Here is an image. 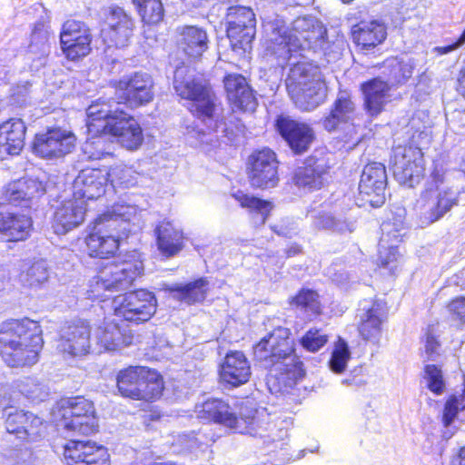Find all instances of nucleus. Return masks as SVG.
Listing matches in <instances>:
<instances>
[{"label":"nucleus","instance_id":"7","mask_svg":"<svg viewBox=\"0 0 465 465\" xmlns=\"http://www.w3.org/2000/svg\"><path fill=\"white\" fill-rule=\"evenodd\" d=\"M327 87L320 68L305 62H297L292 66V93L296 104L305 110L318 106L325 98Z\"/></svg>","mask_w":465,"mask_h":465},{"label":"nucleus","instance_id":"30","mask_svg":"<svg viewBox=\"0 0 465 465\" xmlns=\"http://www.w3.org/2000/svg\"><path fill=\"white\" fill-rule=\"evenodd\" d=\"M271 29L269 49L276 56L278 65L285 68L291 58V28L286 21L276 18L269 24Z\"/></svg>","mask_w":465,"mask_h":465},{"label":"nucleus","instance_id":"50","mask_svg":"<svg viewBox=\"0 0 465 465\" xmlns=\"http://www.w3.org/2000/svg\"><path fill=\"white\" fill-rule=\"evenodd\" d=\"M314 139V131L308 124H292V153H302L307 151Z\"/></svg>","mask_w":465,"mask_h":465},{"label":"nucleus","instance_id":"45","mask_svg":"<svg viewBox=\"0 0 465 465\" xmlns=\"http://www.w3.org/2000/svg\"><path fill=\"white\" fill-rule=\"evenodd\" d=\"M84 127L88 138L82 146L83 154L88 160H100L111 155V153L105 150V136L108 134L100 131L99 133L90 132L87 129V122H93L92 118H84Z\"/></svg>","mask_w":465,"mask_h":465},{"label":"nucleus","instance_id":"64","mask_svg":"<svg viewBox=\"0 0 465 465\" xmlns=\"http://www.w3.org/2000/svg\"><path fill=\"white\" fill-rule=\"evenodd\" d=\"M305 376V370L302 361L292 354V379L298 380Z\"/></svg>","mask_w":465,"mask_h":465},{"label":"nucleus","instance_id":"10","mask_svg":"<svg viewBox=\"0 0 465 465\" xmlns=\"http://www.w3.org/2000/svg\"><path fill=\"white\" fill-rule=\"evenodd\" d=\"M59 414L60 426L67 431L88 436L97 428V419L92 401L84 397H74L61 401Z\"/></svg>","mask_w":465,"mask_h":465},{"label":"nucleus","instance_id":"11","mask_svg":"<svg viewBox=\"0 0 465 465\" xmlns=\"http://www.w3.org/2000/svg\"><path fill=\"white\" fill-rule=\"evenodd\" d=\"M114 314L136 324L149 321L156 312L154 292L145 289L126 292L114 300Z\"/></svg>","mask_w":465,"mask_h":465},{"label":"nucleus","instance_id":"51","mask_svg":"<svg viewBox=\"0 0 465 465\" xmlns=\"http://www.w3.org/2000/svg\"><path fill=\"white\" fill-rule=\"evenodd\" d=\"M351 358V352L346 341L339 338L335 343L331 358L330 360V368L336 373H341L345 371L347 363Z\"/></svg>","mask_w":465,"mask_h":465},{"label":"nucleus","instance_id":"18","mask_svg":"<svg viewBox=\"0 0 465 465\" xmlns=\"http://www.w3.org/2000/svg\"><path fill=\"white\" fill-rule=\"evenodd\" d=\"M47 191V184L34 178H21L4 186L1 203L28 208Z\"/></svg>","mask_w":465,"mask_h":465},{"label":"nucleus","instance_id":"41","mask_svg":"<svg viewBox=\"0 0 465 465\" xmlns=\"http://www.w3.org/2000/svg\"><path fill=\"white\" fill-rule=\"evenodd\" d=\"M143 372H144L143 366H129L117 373L116 385L123 397L135 400V397L139 395L137 392L143 379Z\"/></svg>","mask_w":465,"mask_h":465},{"label":"nucleus","instance_id":"27","mask_svg":"<svg viewBox=\"0 0 465 465\" xmlns=\"http://www.w3.org/2000/svg\"><path fill=\"white\" fill-rule=\"evenodd\" d=\"M361 306L359 332L364 340L376 342L381 337V324L386 318L384 306L380 302L368 301Z\"/></svg>","mask_w":465,"mask_h":465},{"label":"nucleus","instance_id":"13","mask_svg":"<svg viewBox=\"0 0 465 465\" xmlns=\"http://www.w3.org/2000/svg\"><path fill=\"white\" fill-rule=\"evenodd\" d=\"M87 122L90 132H104L127 150H137L143 142V132L135 118H92Z\"/></svg>","mask_w":465,"mask_h":465},{"label":"nucleus","instance_id":"4","mask_svg":"<svg viewBox=\"0 0 465 465\" xmlns=\"http://www.w3.org/2000/svg\"><path fill=\"white\" fill-rule=\"evenodd\" d=\"M431 182L421 192L417 202L420 221L428 226L440 220L459 204L463 187L456 184L447 175L442 165L434 164L430 173Z\"/></svg>","mask_w":465,"mask_h":465},{"label":"nucleus","instance_id":"20","mask_svg":"<svg viewBox=\"0 0 465 465\" xmlns=\"http://www.w3.org/2000/svg\"><path fill=\"white\" fill-rule=\"evenodd\" d=\"M134 21L123 8H113L107 18L106 25L101 35L105 44L117 48L128 45L134 33Z\"/></svg>","mask_w":465,"mask_h":465},{"label":"nucleus","instance_id":"47","mask_svg":"<svg viewBox=\"0 0 465 465\" xmlns=\"http://www.w3.org/2000/svg\"><path fill=\"white\" fill-rule=\"evenodd\" d=\"M295 302L298 310L303 311L305 313V319L312 321L313 317L321 314L322 306L319 299V294L311 289H302L295 297L292 299V302Z\"/></svg>","mask_w":465,"mask_h":465},{"label":"nucleus","instance_id":"15","mask_svg":"<svg viewBox=\"0 0 465 465\" xmlns=\"http://www.w3.org/2000/svg\"><path fill=\"white\" fill-rule=\"evenodd\" d=\"M328 47L327 29L315 16L300 15L292 21V53L297 50L316 53Z\"/></svg>","mask_w":465,"mask_h":465},{"label":"nucleus","instance_id":"48","mask_svg":"<svg viewBox=\"0 0 465 465\" xmlns=\"http://www.w3.org/2000/svg\"><path fill=\"white\" fill-rule=\"evenodd\" d=\"M5 399L0 401V408L3 409V415L5 417V429L10 434H15L19 439L23 424L26 423L27 411L14 409L8 405Z\"/></svg>","mask_w":465,"mask_h":465},{"label":"nucleus","instance_id":"1","mask_svg":"<svg viewBox=\"0 0 465 465\" xmlns=\"http://www.w3.org/2000/svg\"><path fill=\"white\" fill-rule=\"evenodd\" d=\"M136 206L116 203L99 215L85 237L89 256L107 259L119 249L123 240L140 229Z\"/></svg>","mask_w":465,"mask_h":465},{"label":"nucleus","instance_id":"60","mask_svg":"<svg viewBox=\"0 0 465 465\" xmlns=\"http://www.w3.org/2000/svg\"><path fill=\"white\" fill-rule=\"evenodd\" d=\"M449 311L460 321L465 322V298L459 297L449 304Z\"/></svg>","mask_w":465,"mask_h":465},{"label":"nucleus","instance_id":"54","mask_svg":"<svg viewBox=\"0 0 465 465\" xmlns=\"http://www.w3.org/2000/svg\"><path fill=\"white\" fill-rule=\"evenodd\" d=\"M329 340V337L320 329H310L302 338L301 343L304 349L309 351H318L323 347Z\"/></svg>","mask_w":465,"mask_h":465},{"label":"nucleus","instance_id":"32","mask_svg":"<svg viewBox=\"0 0 465 465\" xmlns=\"http://www.w3.org/2000/svg\"><path fill=\"white\" fill-rule=\"evenodd\" d=\"M327 166L322 160L309 157L296 170L294 180L299 187L319 189L327 180Z\"/></svg>","mask_w":465,"mask_h":465},{"label":"nucleus","instance_id":"40","mask_svg":"<svg viewBox=\"0 0 465 465\" xmlns=\"http://www.w3.org/2000/svg\"><path fill=\"white\" fill-rule=\"evenodd\" d=\"M49 280V267L45 260L40 259L31 264L25 263L20 273V281L25 287L39 290L45 286Z\"/></svg>","mask_w":465,"mask_h":465},{"label":"nucleus","instance_id":"49","mask_svg":"<svg viewBox=\"0 0 465 465\" xmlns=\"http://www.w3.org/2000/svg\"><path fill=\"white\" fill-rule=\"evenodd\" d=\"M108 182L111 183L114 188H129L133 187L138 183V174L126 165H115L110 170H106Z\"/></svg>","mask_w":465,"mask_h":465},{"label":"nucleus","instance_id":"59","mask_svg":"<svg viewBox=\"0 0 465 465\" xmlns=\"http://www.w3.org/2000/svg\"><path fill=\"white\" fill-rule=\"evenodd\" d=\"M325 226L332 228L333 230L341 232H351L354 230V223L352 222L338 221L331 216L326 217Z\"/></svg>","mask_w":465,"mask_h":465},{"label":"nucleus","instance_id":"21","mask_svg":"<svg viewBox=\"0 0 465 465\" xmlns=\"http://www.w3.org/2000/svg\"><path fill=\"white\" fill-rule=\"evenodd\" d=\"M91 348V331L88 322L78 321L61 331L58 349L70 356H83Z\"/></svg>","mask_w":465,"mask_h":465},{"label":"nucleus","instance_id":"19","mask_svg":"<svg viewBox=\"0 0 465 465\" xmlns=\"http://www.w3.org/2000/svg\"><path fill=\"white\" fill-rule=\"evenodd\" d=\"M64 456L68 465H109L107 449L89 440H69Z\"/></svg>","mask_w":465,"mask_h":465},{"label":"nucleus","instance_id":"57","mask_svg":"<svg viewBox=\"0 0 465 465\" xmlns=\"http://www.w3.org/2000/svg\"><path fill=\"white\" fill-rule=\"evenodd\" d=\"M354 111V104L351 99L344 94H341L336 103L335 109L331 113V116H337L338 114H347Z\"/></svg>","mask_w":465,"mask_h":465},{"label":"nucleus","instance_id":"56","mask_svg":"<svg viewBox=\"0 0 465 465\" xmlns=\"http://www.w3.org/2000/svg\"><path fill=\"white\" fill-rule=\"evenodd\" d=\"M424 379L427 381L428 388L436 394H441L445 388L441 370L435 365H427L425 367Z\"/></svg>","mask_w":465,"mask_h":465},{"label":"nucleus","instance_id":"38","mask_svg":"<svg viewBox=\"0 0 465 465\" xmlns=\"http://www.w3.org/2000/svg\"><path fill=\"white\" fill-rule=\"evenodd\" d=\"M207 286L206 278H199L185 284L174 283L169 287V291L173 299L191 305L204 301Z\"/></svg>","mask_w":465,"mask_h":465},{"label":"nucleus","instance_id":"24","mask_svg":"<svg viewBox=\"0 0 465 465\" xmlns=\"http://www.w3.org/2000/svg\"><path fill=\"white\" fill-rule=\"evenodd\" d=\"M153 87L151 75L142 72L135 73L118 83V88L124 92L125 103L130 107L149 103L153 97Z\"/></svg>","mask_w":465,"mask_h":465},{"label":"nucleus","instance_id":"35","mask_svg":"<svg viewBox=\"0 0 465 465\" xmlns=\"http://www.w3.org/2000/svg\"><path fill=\"white\" fill-rule=\"evenodd\" d=\"M232 197L242 208L248 210L252 215V223L256 226L263 225L266 223L273 207L272 202L247 193L242 190L232 193Z\"/></svg>","mask_w":465,"mask_h":465},{"label":"nucleus","instance_id":"25","mask_svg":"<svg viewBox=\"0 0 465 465\" xmlns=\"http://www.w3.org/2000/svg\"><path fill=\"white\" fill-rule=\"evenodd\" d=\"M87 212L85 201L74 198L64 201L55 210L53 228L56 234H65L79 226L84 220Z\"/></svg>","mask_w":465,"mask_h":465},{"label":"nucleus","instance_id":"62","mask_svg":"<svg viewBox=\"0 0 465 465\" xmlns=\"http://www.w3.org/2000/svg\"><path fill=\"white\" fill-rule=\"evenodd\" d=\"M27 88L26 86H18L16 93H14L10 97V103L15 106H23L25 104L26 96H27Z\"/></svg>","mask_w":465,"mask_h":465},{"label":"nucleus","instance_id":"33","mask_svg":"<svg viewBox=\"0 0 465 465\" xmlns=\"http://www.w3.org/2000/svg\"><path fill=\"white\" fill-rule=\"evenodd\" d=\"M209 39L205 30L198 26L181 28L178 45L190 58H200L208 49Z\"/></svg>","mask_w":465,"mask_h":465},{"label":"nucleus","instance_id":"42","mask_svg":"<svg viewBox=\"0 0 465 465\" xmlns=\"http://www.w3.org/2000/svg\"><path fill=\"white\" fill-rule=\"evenodd\" d=\"M163 391L162 376L154 370L144 367L143 379L140 381L138 396L135 400L153 401L160 398Z\"/></svg>","mask_w":465,"mask_h":465},{"label":"nucleus","instance_id":"44","mask_svg":"<svg viewBox=\"0 0 465 465\" xmlns=\"http://www.w3.org/2000/svg\"><path fill=\"white\" fill-rule=\"evenodd\" d=\"M95 339L104 350L114 351L124 343V333L114 321H104L95 332Z\"/></svg>","mask_w":465,"mask_h":465},{"label":"nucleus","instance_id":"2","mask_svg":"<svg viewBox=\"0 0 465 465\" xmlns=\"http://www.w3.org/2000/svg\"><path fill=\"white\" fill-rule=\"evenodd\" d=\"M43 344L42 328L35 321L11 319L0 324V355L10 367L35 364Z\"/></svg>","mask_w":465,"mask_h":465},{"label":"nucleus","instance_id":"53","mask_svg":"<svg viewBox=\"0 0 465 465\" xmlns=\"http://www.w3.org/2000/svg\"><path fill=\"white\" fill-rule=\"evenodd\" d=\"M138 12L146 24H157L163 17V7L160 0H151L137 6Z\"/></svg>","mask_w":465,"mask_h":465},{"label":"nucleus","instance_id":"58","mask_svg":"<svg viewBox=\"0 0 465 465\" xmlns=\"http://www.w3.org/2000/svg\"><path fill=\"white\" fill-rule=\"evenodd\" d=\"M275 127L279 134L291 148V118H276Z\"/></svg>","mask_w":465,"mask_h":465},{"label":"nucleus","instance_id":"23","mask_svg":"<svg viewBox=\"0 0 465 465\" xmlns=\"http://www.w3.org/2000/svg\"><path fill=\"white\" fill-rule=\"evenodd\" d=\"M251 374V364L245 354L240 351H228L220 364V381L230 387L245 384Z\"/></svg>","mask_w":465,"mask_h":465},{"label":"nucleus","instance_id":"12","mask_svg":"<svg viewBox=\"0 0 465 465\" xmlns=\"http://www.w3.org/2000/svg\"><path fill=\"white\" fill-rule=\"evenodd\" d=\"M391 164L395 179L408 187L418 184L424 175L423 153L413 144L395 146Z\"/></svg>","mask_w":465,"mask_h":465},{"label":"nucleus","instance_id":"9","mask_svg":"<svg viewBox=\"0 0 465 465\" xmlns=\"http://www.w3.org/2000/svg\"><path fill=\"white\" fill-rule=\"evenodd\" d=\"M245 172L253 189L275 188L280 181L277 154L269 147L256 149L247 157Z\"/></svg>","mask_w":465,"mask_h":465},{"label":"nucleus","instance_id":"3","mask_svg":"<svg viewBox=\"0 0 465 465\" xmlns=\"http://www.w3.org/2000/svg\"><path fill=\"white\" fill-rule=\"evenodd\" d=\"M290 335L288 328L278 327L253 347L255 361L270 370L268 383L278 386L276 391L282 394L291 389Z\"/></svg>","mask_w":465,"mask_h":465},{"label":"nucleus","instance_id":"29","mask_svg":"<svg viewBox=\"0 0 465 465\" xmlns=\"http://www.w3.org/2000/svg\"><path fill=\"white\" fill-rule=\"evenodd\" d=\"M25 132L22 118H8L0 124V160L20 153Z\"/></svg>","mask_w":465,"mask_h":465},{"label":"nucleus","instance_id":"22","mask_svg":"<svg viewBox=\"0 0 465 465\" xmlns=\"http://www.w3.org/2000/svg\"><path fill=\"white\" fill-rule=\"evenodd\" d=\"M108 183L106 170L93 168L82 170L73 183V195L80 201L99 199Z\"/></svg>","mask_w":465,"mask_h":465},{"label":"nucleus","instance_id":"34","mask_svg":"<svg viewBox=\"0 0 465 465\" xmlns=\"http://www.w3.org/2000/svg\"><path fill=\"white\" fill-rule=\"evenodd\" d=\"M387 35L386 27L377 20L361 21L353 26V41L362 49L369 50L381 44Z\"/></svg>","mask_w":465,"mask_h":465},{"label":"nucleus","instance_id":"16","mask_svg":"<svg viewBox=\"0 0 465 465\" xmlns=\"http://www.w3.org/2000/svg\"><path fill=\"white\" fill-rule=\"evenodd\" d=\"M227 36L232 50L245 53L251 48L255 35L256 19L252 10L246 6L235 5L228 8Z\"/></svg>","mask_w":465,"mask_h":465},{"label":"nucleus","instance_id":"5","mask_svg":"<svg viewBox=\"0 0 465 465\" xmlns=\"http://www.w3.org/2000/svg\"><path fill=\"white\" fill-rule=\"evenodd\" d=\"M173 88L183 99L191 102L190 111L199 116H221L223 108L214 94L203 85L183 63L176 65L173 74Z\"/></svg>","mask_w":465,"mask_h":465},{"label":"nucleus","instance_id":"31","mask_svg":"<svg viewBox=\"0 0 465 465\" xmlns=\"http://www.w3.org/2000/svg\"><path fill=\"white\" fill-rule=\"evenodd\" d=\"M30 216L20 213H0V237L6 242L25 240L32 230Z\"/></svg>","mask_w":465,"mask_h":465},{"label":"nucleus","instance_id":"28","mask_svg":"<svg viewBox=\"0 0 465 465\" xmlns=\"http://www.w3.org/2000/svg\"><path fill=\"white\" fill-rule=\"evenodd\" d=\"M386 183L385 166L379 163H369L362 171L359 190L364 195L371 196L373 194L376 199H370L369 201L371 205L379 206L384 203Z\"/></svg>","mask_w":465,"mask_h":465},{"label":"nucleus","instance_id":"39","mask_svg":"<svg viewBox=\"0 0 465 465\" xmlns=\"http://www.w3.org/2000/svg\"><path fill=\"white\" fill-rule=\"evenodd\" d=\"M364 94L365 106L371 115L381 113L385 104V98L390 89L388 83L375 78L361 85Z\"/></svg>","mask_w":465,"mask_h":465},{"label":"nucleus","instance_id":"55","mask_svg":"<svg viewBox=\"0 0 465 465\" xmlns=\"http://www.w3.org/2000/svg\"><path fill=\"white\" fill-rule=\"evenodd\" d=\"M391 84H402L412 75L414 66L411 61L393 60L391 64Z\"/></svg>","mask_w":465,"mask_h":465},{"label":"nucleus","instance_id":"63","mask_svg":"<svg viewBox=\"0 0 465 465\" xmlns=\"http://www.w3.org/2000/svg\"><path fill=\"white\" fill-rule=\"evenodd\" d=\"M105 106L99 104H91L86 110V116H114L110 110L104 108Z\"/></svg>","mask_w":465,"mask_h":465},{"label":"nucleus","instance_id":"8","mask_svg":"<svg viewBox=\"0 0 465 465\" xmlns=\"http://www.w3.org/2000/svg\"><path fill=\"white\" fill-rule=\"evenodd\" d=\"M143 271L139 259L123 261L106 265L89 284V298H104L103 292H118L127 289Z\"/></svg>","mask_w":465,"mask_h":465},{"label":"nucleus","instance_id":"26","mask_svg":"<svg viewBox=\"0 0 465 465\" xmlns=\"http://www.w3.org/2000/svg\"><path fill=\"white\" fill-rule=\"evenodd\" d=\"M227 99L234 113L252 114L256 108V100L246 80L240 74H229L224 78Z\"/></svg>","mask_w":465,"mask_h":465},{"label":"nucleus","instance_id":"43","mask_svg":"<svg viewBox=\"0 0 465 465\" xmlns=\"http://www.w3.org/2000/svg\"><path fill=\"white\" fill-rule=\"evenodd\" d=\"M218 118H196L192 124L186 125V134L191 137H195L199 142H208V140H204V137L211 132L212 125L216 126V132H218L219 128H222V132L225 133L226 136L229 140L233 141L234 134L233 133H230L226 127L227 124L225 121L226 118H220L221 122L218 124L216 121Z\"/></svg>","mask_w":465,"mask_h":465},{"label":"nucleus","instance_id":"36","mask_svg":"<svg viewBox=\"0 0 465 465\" xmlns=\"http://www.w3.org/2000/svg\"><path fill=\"white\" fill-rule=\"evenodd\" d=\"M389 226L388 223L381 225L383 233L379 242L378 261L382 267L388 268L391 273H394L401 258L398 251V243L401 242V238L398 234H393L391 237Z\"/></svg>","mask_w":465,"mask_h":465},{"label":"nucleus","instance_id":"17","mask_svg":"<svg viewBox=\"0 0 465 465\" xmlns=\"http://www.w3.org/2000/svg\"><path fill=\"white\" fill-rule=\"evenodd\" d=\"M92 36L85 24L68 20L64 23L60 33L61 48L69 60L75 61L86 56L91 51Z\"/></svg>","mask_w":465,"mask_h":465},{"label":"nucleus","instance_id":"46","mask_svg":"<svg viewBox=\"0 0 465 465\" xmlns=\"http://www.w3.org/2000/svg\"><path fill=\"white\" fill-rule=\"evenodd\" d=\"M15 388L21 395L34 403L44 401L48 396L47 386L34 377H25L16 381Z\"/></svg>","mask_w":465,"mask_h":465},{"label":"nucleus","instance_id":"37","mask_svg":"<svg viewBox=\"0 0 465 465\" xmlns=\"http://www.w3.org/2000/svg\"><path fill=\"white\" fill-rule=\"evenodd\" d=\"M157 245L166 256H173L183 248V233L168 221L160 223L155 228Z\"/></svg>","mask_w":465,"mask_h":465},{"label":"nucleus","instance_id":"14","mask_svg":"<svg viewBox=\"0 0 465 465\" xmlns=\"http://www.w3.org/2000/svg\"><path fill=\"white\" fill-rule=\"evenodd\" d=\"M76 143V136L72 131L60 127H49L37 133L33 141V153L45 160H58L71 153Z\"/></svg>","mask_w":465,"mask_h":465},{"label":"nucleus","instance_id":"61","mask_svg":"<svg viewBox=\"0 0 465 465\" xmlns=\"http://www.w3.org/2000/svg\"><path fill=\"white\" fill-rule=\"evenodd\" d=\"M440 343L437 339L430 333H428L425 341V352L429 359H433L438 354Z\"/></svg>","mask_w":465,"mask_h":465},{"label":"nucleus","instance_id":"6","mask_svg":"<svg viewBox=\"0 0 465 465\" xmlns=\"http://www.w3.org/2000/svg\"><path fill=\"white\" fill-rule=\"evenodd\" d=\"M198 417L207 421H213L241 434L256 435L257 411L246 405H242L239 416L235 409L227 401L212 398L206 400L198 407Z\"/></svg>","mask_w":465,"mask_h":465},{"label":"nucleus","instance_id":"52","mask_svg":"<svg viewBox=\"0 0 465 465\" xmlns=\"http://www.w3.org/2000/svg\"><path fill=\"white\" fill-rule=\"evenodd\" d=\"M26 423L23 424L19 439L30 441L36 440L41 437L45 430V423L43 420L31 412H27Z\"/></svg>","mask_w":465,"mask_h":465}]
</instances>
